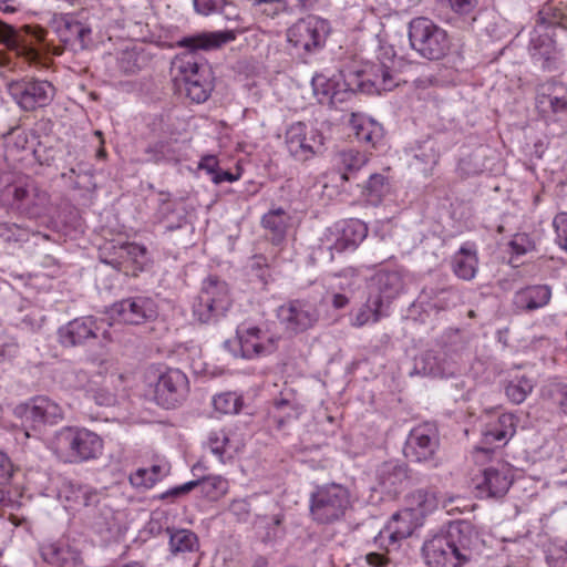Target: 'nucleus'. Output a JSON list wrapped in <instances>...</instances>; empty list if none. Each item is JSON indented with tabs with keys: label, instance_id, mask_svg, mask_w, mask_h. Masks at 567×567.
Wrapping results in <instances>:
<instances>
[{
	"label": "nucleus",
	"instance_id": "obj_1",
	"mask_svg": "<svg viewBox=\"0 0 567 567\" xmlns=\"http://www.w3.org/2000/svg\"><path fill=\"white\" fill-rule=\"evenodd\" d=\"M236 34L231 30L202 32L189 37H184L177 41V47L188 50L181 53L173 60V71L175 81L183 86L186 95L196 103L205 102L213 90L212 73L208 66L199 63L193 54L198 50H214L231 42Z\"/></svg>",
	"mask_w": 567,
	"mask_h": 567
},
{
	"label": "nucleus",
	"instance_id": "obj_2",
	"mask_svg": "<svg viewBox=\"0 0 567 567\" xmlns=\"http://www.w3.org/2000/svg\"><path fill=\"white\" fill-rule=\"evenodd\" d=\"M50 450L61 462L78 464L97 458L103 440L86 427L63 426L51 439Z\"/></svg>",
	"mask_w": 567,
	"mask_h": 567
},
{
	"label": "nucleus",
	"instance_id": "obj_3",
	"mask_svg": "<svg viewBox=\"0 0 567 567\" xmlns=\"http://www.w3.org/2000/svg\"><path fill=\"white\" fill-rule=\"evenodd\" d=\"M351 507V494L341 484H324L310 494L309 512L317 524L330 525L340 522Z\"/></svg>",
	"mask_w": 567,
	"mask_h": 567
},
{
	"label": "nucleus",
	"instance_id": "obj_4",
	"mask_svg": "<svg viewBox=\"0 0 567 567\" xmlns=\"http://www.w3.org/2000/svg\"><path fill=\"white\" fill-rule=\"evenodd\" d=\"M277 342V336L267 324L243 322L236 329V339L226 340L224 348L235 358L254 360L275 352Z\"/></svg>",
	"mask_w": 567,
	"mask_h": 567
},
{
	"label": "nucleus",
	"instance_id": "obj_5",
	"mask_svg": "<svg viewBox=\"0 0 567 567\" xmlns=\"http://www.w3.org/2000/svg\"><path fill=\"white\" fill-rule=\"evenodd\" d=\"M150 394L152 399L165 409H174L182 404L189 392L187 375L179 369L150 368L147 370Z\"/></svg>",
	"mask_w": 567,
	"mask_h": 567
},
{
	"label": "nucleus",
	"instance_id": "obj_6",
	"mask_svg": "<svg viewBox=\"0 0 567 567\" xmlns=\"http://www.w3.org/2000/svg\"><path fill=\"white\" fill-rule=\"evenodd\" d=\"M409 41L411 48L427 60H440L451 49L446 30L426 17H417L409 22Z\"/></svg>",
	"mask_w": 567,
	"mask_h": 567
},
{
	"label": "nucleus",
	"instance_id": "obj_7",
	"mask_svg": "<svg viewBox=\"0 0 567 567\" xmlns=\"http://www.w3.org/2000/svg\"><path fill=\"white\" fill-rule=\"evenodd\" d=\"M233 299L228 285L217 277L206 278L193 305V316L200 323H214L224 318Z\"/></svg>",
	"mask_w": 567,
	"mask_h": 567
},
{
	"label": "nucleus",
	"instance_id": "obj_8",
	"mask_svg": "<svg viewBox=\"0 0 567 567\" xmlns=\"http://www.w3.org/2000/svg\"><path fill=\"white\" fill-rule=\"evenodd\" d=\"M329 23L316 16L299 19L287 30V41L296 54L306 59L317 53L326 43Z\"/></svg>",
	"mask_w": 567,
	"mask_h": 567
},
{
	"label": "nucleus",
	"instance_id": "obj_9",
	"mask_svg": "<svg viewBox=\"0 0 567 567\" xmlns=\"http://www.w3.org/2000/svg\"><path fill=\"white\" fill-rule=\"evenodd\" d=\"M2 200L12 209L31 219L47 215L50 205L49 194L34 183L7 187L6 193L2 194Z\"/></svg>",
	"mask_w": 567,
	"mask_h": 567
},
{
	"label": "nucleus",
	"instance_id": "obj_10",
	"mask_svg": "<svg viewBox=\"0 0 567 567\" xmlns=\"http://www.w3.org/2000/svg\"><path fill=\"white\" fill-rule=\"evenodd\" d=\"M285 144L289 155L303 163L323 152L324 137L318 128L295 122L286 131Z\"/></svg>",
	"mask_w": 567,
	"mask_h": 567
},
{
	"label": "nucleus",
	"instance_id": "obj_11",
	"mask_svg": "<svg viewBox=\"0 0 567 567\" xmlns=\"http://www.w3.org/2000/svg\"><path fill=\"white\" fill-rule=\"evenodd\" d=\"M9 92L18 105L27 112L49 105L54 95V86L45 80H21L10 84Z\"/></svg>",
	"mask_w": 567,
	"mask_h": 567
},
{
	"label": "nucleus",
	"instance_id": "obj_12",
	"mask_svg": "<svg viewBox=\"0 0 567 567\" xmlns=\"http://www.w3.org/2000/svg\"><path fill=\"white\" fill-rule=\"evenodd\" d=\"M389 63L380 61L367 62L358 72L359 86L369 94H381L382 92L392 91L400 84V75L394 70L393 60Z\"/></svg>",
	"mask_w": 567,
	"mask_h": 567
},
{
	"label": "nucleus",
	"instance_id": "obj_13",
	"mask_svg": "<svg viewBox=\"0 0 567 567\" xmlns=\"http://www.w3.org/2000/svg\"><path fill=\"white\" fill-rule=\"evenodd\" d=\"M104 319L93 316L75 318L59 329L60 342L64 347L82 346L92 339H96L99 333L102 334L104 340L111 341V333L104 328Z\"/></svg>",
	"mask_w": 567,
	"mask_h": 567
},
{
	"label": "nucleus",
	"instance_id": "obj_14",
	"mask_svg": "<svg viewBox=\"0 0 567 567\" xmlns=\"http://www.w3.org/2000/svg\"><path fill=\"white\" fill-rule=\"evenodd\" d=\"M437 449L439 431L435 424L425 422L411 430L404 454L412 462H429L433 460Z\"/></svg>",
	"mask_w": 567,
	"mask_h": 567
},
{
	"label": "nucleus",
	"instance_id": "obj_15",
	"mask_svg": "<svg viewBox=\"0 0 567 567\" xmlns=\"http://www.w3.org/2000/svg\"><path fill=\"white\" fill-rule=\"evenodd\" d=\"M280 323L291 333L303 332L312 328L319 319L317 308L306 300H291L277 310Z\"/></svg>",
	"mask_w": 567,
	"mask_h": 567
},
{
	"label": "nucleus",
	"instance_id": "obj_16",
	"mask_svg": "<svg viewBox=\"0 0 567 567\" xmlns=\"http://www.w3.org/2000/svg\"><path fill=\"white\" fill-rule=\"evenodd\" d=\"M517 419L512 413L499 414L486 422L482 429V444L474 450L475 460L487 456L493 452L489 445L494 443L505 444L516 432Z\"/></svg>",
	"mask_w": 567,
	"mask_h": 567
},
{
	"label": "nucleus",
	"instance_id": "obj_17",
	"mask_svg": "<svg viewBox=\"0 0 567 567\" xmlns=\"http://www.w3.org/2000/svg\"><path fill=\"white\" fill-rule=\"evenodd\" d=\"M536 107L545 118L558 120L567 116V85L556 81L538 85Z\"/></svg>",
	"mask_w": 567,
	"mask_h": 567
},
{
	"label": "nucleus",
	"instance_id": "obj_18",
	"mask_svg": "<svg viewBox=\"0 0 567 567\" xmlns=\"http://www.w3.org/2000/svg\"><path fill=\"white\" fill-rule=\"evenodd\" d=\"M33 39L38 42L42 41L44 39V31L40 28H31L30 25L16 30L12 25L0 20V42L28 60H35L38 58V52L33 48Z\"/></svg>",
	"mask_w": 567,
	"mask_h": 567
},
{
	"label": "nucleus",
	"instance_id": "obj_19",
	"mask_svg": "<svg viewBox=\"0 0 567 567\" xmlns=\"http://www.w3.org/2000/svg\"><path fill=\"white\" fill-rule=\"evenodd\" d=\"M513 482L512 467L507 463L497 462L482 471L476 488L485 497L501 498L507 494Z\"/></svg>",
	"mask_w": 567,
	"mask_h": 567
},
{
	"label": "nucleus",
	"instance_id": "obj_20",
	"mask_svg": "<svg viewBox=\"0 0 567 567\" xmlns=\"http://www.w3.org/2000/svg\"><path fill=\"white\" fill-rule=\"evenodd\" d=\"M112 315L124 323L142 324L157 316V308L151 298L133 297L114 303Z\"/></svg>",
	"mask_w": 567,
	"mask_h": 567
},
{
	"label": "nucleus",
	"instance_id": "obj_21",
	"mask_svg": "<svg viewBox=\"0 0 567 567\" xmlns=\"http://www.w3.org/2000/svg\"><path fill=\"white\" fill-rule=\"evenodd\" d=\"M463 566L471 561L477 554L480 538L476 530L467 522L450 524L444 533Z\"/></svg>",
	"mask_w": 567,
	"mask_h": 567
},
{
	"label": "nucleus",
	"instance_id": "obj_22",
	"mask_svg": "<svg viewBox=\"0 0 567 567\" xmlns=\"http://www.w3.org/2000/svg\"><path fill=\"white\" fill-rule=\"evenodd\" d=\"M50 28L61 42L74 49L86 48L91 29L71 14H54Z\"/></svg>",
	"mask_w": 567,
	"mask_h": 567
},
{
	"label": "nucleus",
	"instance_id": "obj_23",
	"mask_svg": "<svg viewBox=\"0 0 567 567\" xmlns=\"http://www.w3.org/2000/svg\"><path fill=\"white\" fill-rule=\"evenodd\" d=\"M405 282L401 270L380 269L371 278L370 292L375 299H380L383 306H389L403 292Z\"/></svg>",
	"mask_w": 567,
	"mask_h": 567
},
{
	"label": "nucleus",
	"instance_id": "obj_24",
	"mask_svg": "<svg viewBox=\"0 0 567 567\" xmlns=\"http://www.w3.org/2000/svg\"><path fill=\"white\" fill-rule=\"evenodd\" d=\"M422 553L429 567H463L444 533L427 539L423 544Z\"/></svg>",
	"mask_w": 567,
	"mask_h": 567
},
{
	"label": "nucleus",
	"instance_id": "obj_25",
	"mask_svg": "<svg viewBox=\"0 0 567 567\" xmlns=\"http://www.w3.org/2000/svg\"><path fill=\"white\" fill-rule=\"evenodd\" d=\"M368 235L367 225L359 219H350L338 225L334 230L330 231V236L327 237V243L332 241L328 245L330 250L338 252L347 249H354Z\"/></svg>",
	"mask_w": 567,
	"mask_h": 567
},
{
	"label": "nucleus",
	"instance_id": "obj_26",
	"mask_svg": "<svg viewBox=\"0 0 567 567\" xmlns=\"http://www.w3.org/2000/svg\"><path fill=\"white\" fill-rule=\"evenodd\" d=\"M23 417L34 427L44 424H55L63 419L62 408L47 396L33 398L22 408Z\"/></svg>",
	"mask_w": 567,
	"mask_h": 567
},
{
	"label": "nucleus",
	"instance_id": "obj_27",
	"mask_svg": "<svg viewBox=\"0 0 567 567\" xmlns=\"http://www.w3.org/2000/svg\"><path fill=\"white\" fill-rule=\"evenodd\" d=\"M195 487H199L202 494L206 498L210 501H217L228 492L229 485L227 480L224 478L223 476H206L200 480L190 481L179 486L173 487L165 492L164 494H162L161 497H181L193 491Z\"/></svg>",
	"mask_w": 567,
	"mask_h": 567
},
{
	"label": "nucleus",
	"instance_id": "obj_28",
	"mask_svg": "<svg viewBox=\"0 0 567 567\" xmlns=\"http://www.w3.org/2000/svg\"><path fill=\"white\" fill-rule=\"evenodd\" d=\"M414 518L410 511L402 509L394 514L384 529L375 537V543L383 546L384 542L388 540L386 551H390L389 546H394L412 535L417 526V522Z\"/></svg>",
	"mask_w": 567,
	"mask_h": 567
},
{
	"label": "nucleus",
	"instance_id": "obj_29",
	"mask_svg": "<svg viewBox=\"0 0 567 567\" xmlns=\"http://www.w3.org/2000/svg\"><path fill=\"white\" fill-rule=\"evenodd\" d=\"M379 488L389 495H396L409 481L408 467L398 461L382 463L375 472Z\"/></svg>",
	"mask_w": 567,
	"mask_h": 567
},
{
	"label": "nucleus",
	"instance_id": "obj_30",
	"mask_svg": "<svg viewBox=\"0 0 567 567\" xmlns=\"http://www.w3.org/2000/svg\"><path fill=\"white\" fill-rule=\"evenodd\" d=\"M42 557L48 564L56 567H79L82 564L80 550L64 542L43 546Z\"/></svg>",
	"mask_w": 567,
	"mask_h": 567
},
{
	"label": "nucleus",
	"instance_id": "obj_31",
	"mask_svg": "<svg viewBox=\"0 0 567 567\" xmlns=\"http://www.w3.org/2000/svg\"><path fill=\"white\" fill-rule=\"evenodd\" d=\"M551 298V290L546 285L525 287L515 292L514 306L523 311H534L548 305Z\"/></svg>",
	"mask_w": 567,
	"mask_h": 567
},
{
	"label": "nucleus",
	"instance_id": "obj_32",
	"mask_svg": "<svg viewBox=\"0 0 567 567\" xmlns=\"http://www.w3.org/2000/svg\"><path fill=\"white\" fill-rule=\"evenodd\" d=\"M349 124L360 143L375 147L383 138L382 125L370 117L352 113Z\"/></svg>",
	"mask_w": 567,
	"mask_h": 567
},
{
	"label": "nucleus",
	"instance_id": "obj_33",
	"mask_svg": "<svg viewBox=\"0 0 567 567\" xmlns=\"http://www.w3.org/2000/svg\"><path fill=\"white\" fill-rule=\"evenodd\" d=\"M290 216L282 208L270 209L262 216L261 225L272 244H281L287 234Z\"/></svg>",
	"mask_w": 567,
	"mask_h": 567
},
{
	"label": "nucleus",
	"instance_id": "obj_34",
	"mask_svg": "<svg viewBox=\"0 0 567 567\" xmlns=\"http://www.w3.org/2000/svg\"><path fill=\"white\" fill-rule=\"evenodd\" d=\"M65 499L72 501L74 505L82 506V518L85 514L96 512L101 507L100 493L87 486H70L65 491Z\"/></svg>",
	"mask_w": 567,
	"mask_h": 567
},
{
	"label": "nucleus",
	"instance_id": "obj_35",
	"mask_svg": "<svg viewBox=\"0 0 567 567\" xmlns=\"http://www.w3.org/2000/svg\"><path fill=\"white\" fill-rule=\"evenodd\" d=\"M478 259L476 251L461 247L452 258V270L462 280H472L477 272Z\"/></svg>",
	"mask_w": 567,
	"mask_h": 567
},
{
	"label": "nucleus",
	"instance_id": "obj_36",
	"mask_svg": "<svg viewBox=\"0 0 567 567\" xmlns=\"http://www.w3.org/2000/svg\"><path fill=\"white\" fill-rule=\"evenodd\" d=\"M208 446L221 463L231 460L239 450V445L221 429L213 430L209 433Z\"/></svg>",
	"mask_w": 567,
	"mask_h": 567
},
{
	"label": "nucleus",
	"instance_id": "obj_37",
	"mask_svg": "<svg viewBox=\"0 0 567 567\" xmlns=\"http://www.w3.org/2000/svg\"><path fill=\"white\" fill-rule=\"evenodd\" d=\"M437 507L436 495L425 488L415 489L405 496V508L403 511L412 512V516L415 517V513L424 515L433 512Z\"/></svg>",
	"mask_w": 567,
	"mask_h": 567
},
{
	"label": "nucleus",
	"instance_id": "obj_38",
	"mask_svg": "<svg viewBox=\"0 0 567 567\" xmlns=\"http://www.w3.org/2000/svg\"><path fill=\"white\" fill-rule=\"evenodd\" d=\"M391 185L383 174H372L362 187V198L372 206L381 204L383 198L390 193Z\"/></svg>",
	"mask_w": 567,
	"mask_h": 567
},
{
	"label": "nucleus",
	"instance_id": "obj_39",
	"mask_svg": "<svg viewBox=\"0 0 567 567\" xmlns=\"http://www.w3.org/2000/svg\"><path fill=\"white\" fill-rule=\"evenodd\" d=\"M384 306L380 299H375L370 292L367 301L358 309L351 318V326L362 328L368 323H377L383 317Z\"/></svg>",
	"mask_w": 567,
	"mask_h": 567
},
{
	"label": "nucleus",
	"instance_id": "obj_40",
	"mask_svg": "<svg viewBox=\"0 0 567 567\" xmlns=\"http://www.w3.org/2000/svg\"><path fill=\"white\" fill-rule=\"evenodd\" d=\"M169 549L173 554L190 553L199 547L197 535L189 529H167Z\"/></svg>",
	"mask_w": 567,
	"mask_h": 567
},
{
	"label": "nucleus",
	"instance_id": "obj_41",
	"mask_svg": "<svg viewBox=\"0 0 567 567\" xmlns=\"http://www.w3.org/2000/svg\"><path fill=\"white\" fill-rule=\"evenodd\" d=\"M301 413V409L297 405L291 398H279L274 400L271 417L277 422L281 429L286 422L297 419Z\"/></svg>",
	"mask_w": 567,
	"mask_h": 567
},
{
	"label": "nucleus",
	"instance_id": "obj_42",
	"mask_svg": "<svg viewBox=\"0 0 567 567\" xmlns=\"http://www.w3.org/2000/svg\"><path fill=\"white\" fill-rule=\"evenodd\" d=\"M82 519L87 527L97 534L111 532L114 526L113 512L106 505H102L96 512L85 514V517Z\"/></svg>",
	"mask_w": 567,
	"mask_h": 567
},
{
	"label": "nucleus",
	"instance_id": "obj_43",
	"mask_svg": "<svg viewBox=\"0 0 567 567\" xmlns=\"http://www.w3.org/2000/svg\"><path fill=\"white\" fill-rule=\"evenodd\" d=\"M147 163H163L177 159V152L172 141H157L150 144L144 151Z\"/></svg>",
	"mask_w": 567,
	"mask_h": 567
},
{
	"label": "nucleus",
	"instance_id": "obj_44",
	"mask_svg": "<svg viewBox=\"0 0 567 567\" xmlns=\"http://www.w3.org/2000/svg\"><path fill=\"white\" fill-rule=\"evenodd\" d=\"M534 383L526 377L514 378L505 385L506 396L515 404H520L533 391Z\"/></svg>",
	"mask_w": 567,
	"mask_h": 567
},
{
	"label": "nucleus",
	"instance_id": "obj_45",
	"mask_svg": "<svg viewBox=\"0 0 567 567\" xmlns=\"http://www.w3.org/2000/svg\"><path fill=\"white\" fill-rule=\"evenodd\" d=\"M158 214L159 220L166 224V229L169 231L181 228L186 223L183 212L177 209L175 203L166 199L162 200Z\"/></svg>",
	"mask_w": 567,
	"mask_h": 567
},
{
	"label": "nucleus",
	"instance_id": "obj_46",
	"mask_svg": "<svg viewBox=\"0 0 567 567\" xmlns=\"http://www.w3.org/2000/svg\"><path fill=\"white\" fill-rule=\"evenodd\" d=\"M313 94L320 104H333L334 82L323 74H316L311 80Z\"/></svg>",
	"mask_w": 567,
	"mask_h": 567
},
{
	"label": "nucleus",
	"instance_id": "obj_47",
	"mask_svg": "<svg viewBox=\"0 0 567 567\" xmlns=\"http://www.w3.org/2000/svg\"><path fill=\"white\" fill-rule=\"evenodd\" d=\"M369 161L365 153L357 150H344L338 154V163L346 172H358Z\"/></svg>",
	"mask_w": 567,
	"mask_h": 567
},
{
	"label": "nucleus",
	"instance_id": "obj_48",
	"mask_svg": "<svg viewBox=\"0 0 567 567\" xmlns=\"http://www.w3.org/2000/svg\"><path fill=\"white\" fill-rule=\"evenodd\" d=\"M30 237V230L16 223H0V239L7 244H18L27 241Z\"/></svg>",
	"mask_w": 567,
	"mask_h": 567
},
{
	"label": "nucleus",
	"instance_id": "obj_49",
	"mask_svg": "<svg viewBox=\"0 0 567 567\" xmlns=\"http://www.w3.org/2000/svg\"><path fill=\"white\" fill-rule=\"evenodd\" d=\"M120 249L123 254H126V259L133 264V271H140L143 269L147 260V249L145 246L136 243H122Z\"/></svg>",
	"mask_w": 567,
	"mask_h": 567
},
{
	"label": "nucleus",
	"instance_id": "obj_50",
	"mask_svg": "<svg viewBox=\"0 0 567 567\" xmlns=\"http://www.w3.org/2000/svg\"><path fill=\"white\" fill-rule=\"evenodd\" d=\"M213 404L216 411L233 414L238 413L241 409V399L235 392H224L214 396Z\"/></svg>",
	"mask_w": 567,
	"mask_h": 567
},
{
	"label": "nucleus",
	"instance_id": "obj_51",
	"mask_svg": "<svg viewBox=\"0 0 567 567\" xmlns=\"http://www.w3.org/2000/svg\"><path fill=\"white\" fill-rule=\"evenodd\" d=\"M144 62V54L135 49L122 51L117 60L120 70L126 74H133L141 70Z\"/></svg>",
	"mask_w": 567,
	"mask_h": 567
},
{
	"label": "nucleus",
	"instance_id": "obj_52",
	"mask_svg": "<svg viewBox=\"0 0 567 567\" xmlns=\"http://www.w3.org/2000/svg\"><path fill=\"white\" fill-rule=\"evenodd\" d=\"M543 398L557 405L567 414V385L561 383H553L544 388Z\"/></svg>",
	"mask_w": 567,
	"mask_h": 567
},
{
	"label": "nucleus",
	"instance_id": "obj_53",
	"mask_svg": "<svg viewBox=\"0 0 567 567\" xmlns=\"http://www.w3.org/2000/svg\"><path fill=\"white\" fill-rule=\"evenodd\" d=\"M439 153L432 143H425L419 147L414 155V159L422 165L421 169L429 173L439 162Z\"/></svg>",
	"mask_w": 567,
	"mask_h": 567
},
{
	"label": "nucleus",
	"instance_id": "obj_54",
	"mask_svg": "<svg viewBox=\"0 0 567 567\" xmlns=\"http://www.w3.org/2000/svg\"><path fill=\"white\" fill-rule=\"evenodd\" d=\"M553 226L556 231V241L559 247L567 251V213H560L555 216Z\"/></svg>",
	"mask_w": 567,
	"mask_h": 567
},
{
	"label": "nucleus",
	"instance_id": "obj_55",
	"mask_svg": "<svg viewBox=\"0 0 567 567\" xmlns=\"http://www.w3.org/2000/svg\"><path fill=\"white\" fill-rule=\"evenodd\" d=\"M509 247L514 254L519 256L534 250L535 243L526 234H516L509 241Z\"/></svg>",
	"mask_w": 567,
	"mask_h": 567
},
{
	"label": "nucleus",
	"instance_id": "obj_56",
	"mask_svg": "<svg viewBox=\"0 0 567 567\" xmlns=\"http://www.w3.org/2000/svg\"><path fill=\"white\" fill-rule=\"evenodd\" d=\"M229 512L239 522H245L250 514V505L247 499H234L229 505Z\"/></svg>",
	"mask_w": 567,
	"mask_h": 567
},
{
	"label": "nucleus",
	"instance_id": "obj_57",
	"mask_svg": "<svg viewBox=\"0 0 567 567\" xmlns=\"http://www.w3.org/2000/svg\"><path fill=\"white\" fill-rule=\"evenodd\" d=\"M130 482L135 487L150 488L154 485V478L148 476L146 468H138L130 475Z\"/></svg>",
	"mask_w": 567,
	"mask_h": 567
},
{
	"label": "nucleus",
	"instance_id": "obj_58",
	"mask_svg": "<svg viewBox=\"0 0 567 567\" xmlns=\"http://www.w3.org/2000/svg\"><path fill=\"white\" fill-rule=\"evenodd\" d=\"M42 321H43V316L41 315V312L38 309H35L33 307H31L30 311L20 319V323L31 330L40 328L42 324Z\"/></svg>",
	"mask_w": 567,
	"mask_h": 567
},
{
	"label": "nucleus",
	"instance_id": "obj_59",
	"mask_svg": "<svg viewBox=\"0 0 567 567\" xmlns=\"http://www.w3.org/2000/svg\"><path fill=\"white\" fill-rule=\"evenodd\" d=\"M477 157L478 156L476 154H473V155H471V156H468L466 158L461 159V162H460V169L462 172H464L466 175H474V174L481 173L483 171V168H484L483 163H478L476 161V163L474 164V167H471V162L473 159H477Z\"/></svg>",
	"mask_w": 567,
	"mask_h": 567
},
{
	"label": "nucleus",
	"instance_id": "obj_60",
	"mask_svg": "<svg viewBox=\"0 0 567 567\" xmlns=\"http://www.w3.org/2000/svg\"><path fill=\"white\" fill-rule=\"evenodd\" d=\"M13 473V465L10 458L0 452V484L7 483Z\"/></svg>",
	"mask_w": 567,
	"mask_h": 567
},
{
	"label": "nucleus",
	"instance_id": "obj_61",
	"mask_svg": "<svg viewBox=\"0 0 567 567\" xmlns=\"http://www.w3.org/2000/svg\"><path fill=\"white\" fill-rule=\"evenodd\" d=\"M198 168L206 171L213 177L216 174V172L218 171V161H217L216 156H214V155L203 156L198 164Z\"/></svg>",
	"mask_w": 567,
	"mask_h": 567
},
{
	"label": "nucleus",
	"instance_id": "obj_62",
	"mask_svg": "<svg viewBox=\"0 0 567 567\" xmlns=\"http://www.w3.org/2000/svg\"><path fill=\"white\" fill-rule=\"evenodd\" d=\"M197 12L202 14H209L217 9V2L215 0H194Z\"/></svg>",
	"mask_w": 567,
	"mask_h": 567
},
{
	"label": "nucleus",
	"instance_id": "obj_63",
	"mask_svg": "<svg viewBox=\"0 0 567 567\" xmlns=\"http://www.w3.org/2000/svg\"><path fill=\"white\" fill-rule=\"evenodd\" d=\"M365 560L373 567H384L389 563V558L381 553H369L365 555Z\"/></svg>",
	"mask_w": 567,
	"mask_h": 567
},
{
	"label": "nucleus",
	"instance_id": "obj_64",
	"mask_svg": "<svg viewBox=\"0 0 567 567\" xmlns=\"http://www.w3.org/2000/svg\"><path fill=\"white\" fill-rule=\"evenodd\" d=\"M549 567H567V550L559 549L548 559Z\"/></svg>",
	"mask_w": 567,
	"mask_h": 567
}]
</instances>
